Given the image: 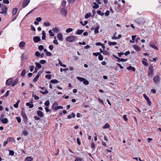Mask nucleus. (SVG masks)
Segmentation results:
<instances>
[{"label": "nucleus", "mask_w": 161, "mask_h": 161, "mask_svg": "<svg viewBox=\"0 0 161 161\" xmlns=\"http://www.w3.org/2000/svg\"><path fill=\"white\" fill-rule=\"evenodd\" d=\"M77 38V37L74 36H71L67 37L66 40L67 41L70 42H72L75 41Z\"/></svg>", "instance_id": "1"}, {"label": "nucleus", "mask_w": 161, "mask_h": 161, "mask_svg": "<svg viewBox=\"0 0 161 161\" xmlns=\"http://www.w3.org/2000/svg\"><path fill=\"white\" fill-rule=\"evenodd\" d=\"M135 21L139 24H142L145 22V20L143 18H139L136 19Z\"/></svg>", "instance_id": "2"}, {"label": "nucleus", "mask_w": 161, "mask_h": 161, "mask_svg": "<svg viewBox=\"0 0 161 161\" xmlns=\"http://www.w3.org/2000/svg\"><path fill=\"white\" fill-rule=\"evenodd\" d=\"M21 114L23 118L24 122L26 124L27 121V118L25 113L24 109H23L21 110Z\"/></svg>", "instance_id": "3"}, {"label": "nucleus", "mask_w": 161, "mask_h": 161, "mask_svg": "<svg viewBox=\"0 0 161 161\" xmlns=\"http://www.w3.org/2000/svg\"><path fill=\"white\" fill-rule=\"evenodd\" d=\"M7 10L8 8L5 5H2V11L1 12V14H7Z\"/></svg>", "instance_id": "4"}, {"label": "nucleus", "mask_w": 161, "mask_h": 161, "mask_svg": "<svg viewBox=\"0 0 161 161\" xmlns=\"http://www.w3.org/2000/svg\"><path fill=\"white\" fill-rule=\"evenodd\" d=\"M160 78L159 76L158 75L155 76L153 79L154 82L155 84L158 83L159 82Z\"/></svg>", "instance_id": "5"}, {"label": "nucleus", "mask_w": 161, "mask_h": 161, "mask_svg": "<svg viewBox=\"0 0 161 161\" xmlns=\"http://www.w3.org/2000/svg\"><path fill=\"white\" fill-rule=\"evenodd\" d=\"M143 96L145 99L147 100V103L148 105H151V102L149 98L145 94H143Z\"/></svg>", "instance_id": "6"}, {"label": "nucleus", "mask_w": 161, "mask_h": 161, "mask_svg": "<svg viewBox=\"0 0 161 161\" xmlns=\"http://www.w3.org/2000/svg\"><path fill=\"white\" fill-rule=\"evenodd\" d=\"M153 72V67L152 65H150L148 69V75H152Z\"/></svg>", "instance_id": "7"}, {"label": "nucleus", "mask_w": 161, "mask_h": 161, "mask_svg": "<svg viewBox=\"0 0 161 161\" xmlns=\"http://www.w3.org/2000/svg\"><path fill=\"white\" fill-rule=\"evenodd\" d=\"M30 0H24L23 3L22 7L23 8L26 7L29 3Z\"/></svg>", "instance_id": "8"}, {"label": "nucleus", "mask_w": 161, "mask_h": 161, "mask_svg": "<svg viewBox=\"0 0 161 161\" xmlns=\"http://www.w3.org/2000/svg\"><path fill=\"white\" fill-rule=\"evenodd\" d=\"M61 14L63 16H65L67 14V11L63 8H62L60 11Z\"/></svg>", "instance_id": "9"}, {"label": "nucleus", "mask_w": 161, "mask_h": 161, "mask_svg": "<svg viewBox=\"0 0 161 161\" xmlns=\"http://www.w3.org/2000/svg\"><path fill=\"white\" fill-rule=\"evenodd\" d=\"M13 81V80L12 78H9L6 81V84L8 86L12 85Z\"/></svg>", "instance_id": "10"}, {"label": "nucleus", "mask_w": 161, "mask_h": 161, "mask_svg": "<svg viewBox=\"0 0 161 161\" xmlns=\"http://www.w3.org/2000/svg\"><path fill=\"white\" fill-rule=\"evenodd\" d=\"M133 47L137 52H139L141 49L138 46L136 45H134L133 46Z\"/></svg>", "instance_id": "11"}, {"label": "nucleus", "mask_w": 161, "mask_h": 161, "mask_svg": "<svg viewBox=\"0 0 161 161\" xmlns=\"http://www.w3.org/2000/svg\"><path fill=\"white\" fill-rule=\"evenodd\" d=\"M41 73L40 72H39L37 75L34 78L33 80V81L34 82H36L38 79L39 78L40 75H41Z\"/></svg>", "instance_id": "12"}, {"label": "nucleus", "mask_w": 161, "mask_h": 161, "mask_svg": "<svg viewBox=\"0 0 161 161\" xmlns=\"http://www.w3.org/2000/svg\"><path fill=\"white\" fill-rule=\"evenodd\" d=\"M33 40L35 42H37L41 41L40 38L38 36H34L33 38Z\"/></svg>", "instance_id": "13"}, {"label": "nucleus", "mask_w": 161, "mask_h": 161, "mask_svg": "<svg viewBox=\"0 0 161 161\" xmlns=\"http://www.w3.org/2000/svg\"><path fill=\"white\" fill-rule=\"evenodd\" d=\"M57 38L60 41H62L63 40L62 35L61 33H59L57 35Z\"/></svg>", "instance_id": "14"}, {"label": "nucleus", "mask_w": 161, "mask_h": 161, "mask_svg": "<svg viewBox=\"0 0 161 161\" xmlns=\"http://www.w3.org/2000/svg\"><path fill=\"white\" fill-rule=\"evenodd\" d=\"M37 114L41 118L44 116L42 112L40 110H38L37 111Z\"/></svg>", "instance_id": "15"}, {"label": "nucleus", "mask_w": 161, "mask_h": 161, "mask_svg": "<svg viewBox=\"0 0 161 161\" xmlns=\"http://www.w3.org/2000/svg\"><path fill=\"white\" fill-rule=\"evenodd\" d=\"M150 47H151L153 48L158 50V48L152 42H151L150 43Z\"/></svg>", "instance_id": "16"}, {"label": "nucleus", "mask_w": 161, "mask_h": 161, "mask_svg": "<svg viewBox=\"0 0 161 161\" xmlns=\"http://www.w3.org/2000/svg\"><path fill=\"white\" fill-rule=\"evenodd\" d=\"M75 117V114L74 113H72L71 114L67 116V118L68 119H70L72 118H74Z\"/></svg>", "instance_id": "17"}, {"label": "nucleus", "mask_w": 161, "mask_h": 161, "mask_svg": "<svg viewBox=\"0 0 161 161\" xmlns=\"http://www.w3.org/2000/svg\"><path fill=\"white\" fill-rule=\"evenodd\" d=\"M116 58L118 59V62H125L127 60V59H125L122 58H119L118 57H116Z\"/></svg>", "instance_id": "18"}, {"label": "nucleus", "mask_w": 161, "mask_h": 161, "mask_svg": "<svg viewBox=\"0 0 161 161\" xmlns=\"http://www.w3.org/2000/svg\"><path fill=\"white\" fill-rule=\"evenodd\" d=\"M18 9L17 8H14L12 11L13 15H14L17 13Z\"/></svg>", "instance_id": "19"}, {"label": "nucleus", "mask_w": 161, "mask_h": 161, "mask_svg": "<svg viewBox=\"0 0 161 161\" xmlns=\"http://www.w3.org/2000/svg\"><path fill=\"white\" fill-rule=\"evenodd\" d=\"M99 26L98 25H97L96 26L94 31V33L95 34H97L99 33L98 30L99 29Z\"/></svg>", "instance_id": "20"}, {"label": "nucleus", "mask_w": 161, "mask_h": 161, "mask_svg": "<svg viewBox=\"0 0 161 161\" xmlns=\"http://www.w3.org/2000/svg\"><path fill=\"white\" fill-rule=\"evenodd\" d=\"M58 104L57 103H53V105L52 108H53L55 110H57V107H58Z\"/></svg>", "instance_id": "21"}, {"label": "nucleus", "mask_w": 161, "mask_h": 161, "mask_svg": "<svg viewBox=\"0 0 161 161\" xmlns=\"http://www.w3.org/2000/svg\"><path fill=\"white\" fill-rule=\"evenodd\" d=\"M84 31V30H78L76 32V34L77 35H80L82 34L83 32Z\"/></svg>", "instance_id": "22"}, {"label": "nucleus", "mask_w": 161, "mask_h": 161, "mask_svg": "<svg viewBox=\"0 0 161 161\" xmlns=\"http://www.w3.org/2000/svg\"><path fill=\"white\" fill-rule=\"evenodd\" d=\"M127 69L128 70H131L133 71H135L136 70L135 68L134 67L131 66H130L129 67H127Z\"/></svg>", "instance_id": "23"}, {"label": "nucleus", "mask_w": 161, "mask_h": 161, "mask_svg": "<svg viewBox=\"0 0 161 161\" xmlns=\"http://www.w3.org/2000/svg\"><path fill=\"white\" fill-rule=\"evenodd\" d=\"M18 80L17 79H15L14 80V82L13 83H12V86H14L15 85H16L18 84Z\"/></svg>", "instance_id": "24"}, {"label": "nucleus", "mask_w": 161, "mask_h": 161, "mask_svg": "<svg viewBox=\"0 0 161 161\" xmlns=\"http://www.w3.org/2000/svg\"><path fill=\"white\" fill-rule=\"evenodd\" d=\"M93 4L94 5L93 6V8H97L99 7V5L97 4L96 2L93 3Z\"/></svg>", "instance_id": "25"}, {"label": "nucleus", "mask_w": 161, "mask_h": 161, "mask_svg": "<svg viewBox=\"0 0 161 161\" xmlns=\"http://www.w3.org/2000/svg\"><path fill=\"white\" fill-rule=\"evenodd\" d=\"M8 122V120L7 118H3L2 120V122L3 124H6Z\"/></svg>", "instance_id": "26"}, {"label": "nucleus", "mask_w": 161, "mask_h": 161, "mask_svg": "<svg viewBox=\"0 0 161 161\" xmlns=\"http://www.w3.org/2000/svg\"><path fill=\"white\" fill-rule=\"evenodd\" d=\"M50 82L52 83L53 84H56L58 83L59 81L56 79H54V80H52Z\"/></svg>", "instance_id": "27"}, {"label": "nucleus", "mask_w": 161, "mask_h": 161, "mask_svg": "<svg viewBox=\"0 0 161 161\" xmlns=\"http://www.w3.org/2000/svg\"><path fill=\"white\" fill-rule=\"evenodd\" d=\"M32 160V158L30 156H28L26 157L25 160V161H31Z\"/></svg>", "instance_id": "28"}, {"label": "nucleus", "mask_w": 161, "mask_h": 161, "mask_svg": "<svg viewBox=\"0 0 161 161\" xmlns=\"http://www.w3.org/2000/svg\"><path fill=\"white\" fill-rule=\"evenodd\" d=\"M9 92V91H7L6 94L2 96L1 97H2L4 99L5 97H7L8 95Z\"/></svg>", "instance_id": "29"}, {"label": "nucleus", "mask_w": 161, "mask_h": 161, "mask_svg": "<svg viewBox=\"0 0 161 161\" xmlns=\"http://www.w3.org/2000/svg\"><path fill=\"white\" fill-rule=\"evenodd\" d=\"M27 106H29L30 108H32L34 107V105L33 104H31L29 103H27L26 104Z\"/></svg>", "instance_id": "30"}, {"label": "nucleus", "mask_w": 161, "mask_h": 161, "mask_svg": "<svg viewBox=\"0 0 161 161\" xmlns=\"http://www.w3.org/2000/svg\"><path fill=\"white\" fill-rule=\"evenodd\" d=\"M53 31L54 32L57 33L59 31V30L57 27H55L53 29Z\"/></svg>", "instance_id": "31"}, {"label": "nucleus", "mask_w": 161, "mask_h": 161, "mask_svg": "<svg viewBox=\"0 0 161 161\" xmlns=\"http://www.w3.org/2000/svg\"><path fill=\"white\" fill-rule=\"evenodd\" d=\"M108 44L110 46L111 45H115L117 44V42H108Z\"/></svg>", "instance_id": "32"}, {"label": "nucleus", "mask_w": 161, "mask_h": 161, "mask_svg": "<svg viewBox=\"0 0 161 161\" xmlns=\"http://www.w3.org/2000/svg\"><path fill=\"white\" fill-rule=\"evenodd\" d=\"M14 139L12 137H8L7 138V140L8 142H13L14 141Z\"/></svg>", "instance_id": "33"}, {"label": "nucleus", "mask_w": 161, "mask_h": 161, "mask_svg": "<svg viewBox=\"0 0 161 161\" xmlns=\"http://www.w3.org/2000/svg\"><path fill=\"white\" fill-rule=\"evenodd\" d=\"M35 64L36 65V68L39 69L41 68L42 66L41 65L38 63H36Z\"/></svg>", "instance_id": "34"}, {"label": "nucleus", "mask_w": 161, "mask_h": 161, "mask_svg": "<svg viewBox=\"0 0 161 161\" xmlns=\"http://www.w3.org/2000/svg\"><path fill=\"white\" fill-rule=\"evenodd\" d=\"M46 38V33L44 31H43L42 33V40H44Z\"/></svg>", "instance_id": "35"}, {"label": "nucleus", "mask_w": 161, "mask_h": 161, "mask_svg": "<svg viewBox=\"0 0 161 161\" xmlns=\"http://www.w3.org/2000/svg\"><path fill=\"white\" fill-rule=\"evenodd\" d=\"M25 43L24 42H21L20 43L19 46L20 47H24L25 46Z\"/></svg>", "instance_id": "36"}, {"label": "nucleus", "mask_w": 161, "mask_h": 161, "mask_svg": "<svg viewBox=\"0 0 161 161\" xmlns=\"http://www.w3.org/2000/svg\"><path fill=\"white\" fill-rule=\"evenodd\" d=\"M110 127V125L108 123H106L103 126V129L108 128Z\"/></svg>", "instance_id": "37"}, {"label": "nucleus", "mask_w": 161, "mask_h": 161, "mask_svg": "<svg viewBox=\"0 0 161 161\" xmlns=\"http://www.w3.org/2000/svg\"><path fill=\"white\" fill-rule=\"evenodd\" d=\"M40 92L42 94H47L49 92L47 89H45V91L44 92L40 91Z\"/></svg>", "instance_id": "38"}, {"label": "nucleus", "mask_w": 161, "mask_h": 161, "mask_svg": "<svg viewBox=\"0 0 161 161\" xmlns=\"http://www.w3.org/2000/svg\"><path fill=\"white\" fill-rule=\"evenodd\" d=\"M73 30L72 28H69L67 29L66 30V32H67V33H69L71 32Z\"/></svg>", "instance_id": "39"}, {"label": "nucleus", "mask_w": 161, "mask_h": 161, "mask_svg": "<svg viewBox=\"0 0 161 161\" xmlns=\"http://www.w3.org/2000/svg\"><path fill=\"white\" fill-rule=\"evenodd\" d=\"M97 13L98 14L101 16H103L104 14V13L103 12H102L100 10H98L97 11Z\"/></svg>", "instance_id": "40"}, {"label": "nucleus", "mask_w": 161, "mask_h": 161, "mask_svg": "<svg viewBox=\"0 0 161 161\" xmlns=\"http://www.w3.org/2000/svg\"><path fill=\"white\" fill-rule=\"evenodd\" d=\"M77 79L79 80V81H83V80H84V79L85 78H82V77H77Z\"/></svg>", "instance_id": "41"}, {"label": "nucleus", "mask_w": 161, "mask_h": 161, "mask_svg": "<svg viewBox=\"0 0 161 161\" xmlns=\"http://www.w3.org/2000/svg\"><path fill=\"white\" fill-rule=\"evenodd\" d=\"M49 35L50 36H54V33L52 32V31L51 30H49Z\"/></svg>", "instance_id": "42"}, {"label": "nucleus", "mask_w": 161, "mask_h": 161, "mask_svg": "<svg viewBox=\"0 0 161 161\" xmlns=\"http://www.w3.org/2000/svg\"><path fill=\"white\" fill-rule=\"evenodd\" d=\"M66 4V2L65 0H63L61 4L63 7H64Z\"/></svg>", "instance_id": "43"}, {"label": "nucleus", "mask_w": 161, "mask_h": 161, "mask_svg": "<svg viewBox=\"0 0 161 161\" xmlns=\"http://www.w3.org/2000/svg\"><path fill=\"white\" fill-rule=\"evenodd\" d=\"M44 25L46 26H49L51 25V24L49 22H44Z\"/></svg>", "instance_id": "44"}, {"label": "nucleus", "mask_w": 161, "mask_h": 161, "mask_svg": "<svg viewBox=\"0 0 161 161\" xmlns=\"http://www.w3.org/2000/svg\"><path fill=\"white\" fill-rule=\"evenodd\" d=\"M50 104V102L49 101L47 100L44 103V105L46 106H48Z\"/></svg>", "instance_id": "45"}, {"label": "nucleus", "mask_w": 161, "mask_h": 161, "mask_svg": "<svg viewBox=\"0 0 161 161\" xmlns=\"http://www.w3.org/2000/svg\"><path fill=\"white\" fill-rule=\"evenodd\" d=\"M91 13H89L86 14L85 16V18L86 19L89 18L91 15Z\"/></svg>", "instance_id": "46"}, {"label": "nucleus", "mask_w": 161, "mask_h": 161, "mask_svg": "<svg viewBox=\"0 0 161 161\" xmlns=\"http://www.w3.org/2000/svg\"><path fill=\"white\" fill-rule=\"evenodd\" d=\"M83 83L84 84L86 85H88L89 83L88 81L87 80H86L85 79H84V80H83Z\"/></svg>", "instance_id": "47"}, {"label": "nucleus", "mask_w": 161, "mask_h": 161, "mask_svg": "<svg viewBox=\"0 0 161 161\" xmlns=\"http://www.w3.org/2000/svg\"><path fill=\"white\" fill-rule=\"evenodd\" d=\"M52 75H45V77L48 79H50Z\"/></svg>", "instance_id": "48"}, {"label": "nucleus", "mask_w": 161, "mask_h": 161, "mask_svg": "<svg viewBox=\"0 0 161 161\" xmlns=\"http://www.w3.org/2000/svg\"><path fill=\"white\" fill-rule=\"evenodd\" d=\"M9 155H12V156H13L14 155V152L13 151L11 150H9Z\"/></svg>", "instance_id": "49"}, {"label": "nucleus", "mask_w": 161, "mask_h": 161, "mask_svg": "<svg viewBox=\"0 0 161 161\" xmlns=\"http://www.w3.org/2000/svg\"><path fill=\"white\" fill-rule=\"evenodd\" d=\"M22 133L25 136H27L28 134V132L26 130H24L23 131Z\"/></svg>", "instance_id": "50"}, {"label": "nucleus", "mask_w": 161, "mask_h": 161, "mask_svg": "<svg viewBox=\"0 0 161 161\" xmlns=\"http://www.w3.org/2000/svg\"><path fill=\"white\" fill-rule=\"evenodd\" d=\"M98 58V59L101 61H102L103 59V56L101 54L99 55Z\"/></svg>", "instance_id": "51"}, {"label": "nucleus", "mask_w": 161, "mask_h": 161, "mask_svg": "<svg viewBox=\"0 0 161 161\" xmlns=\"http://www.w3.org/2000/svg\"><path fill=\"white\" fill-rule=\"evenodd\" d=\"M26 73V71L25 70H23L22 72L21 75L22 76H24L25 75Z\"/></svg>", "instance_id": "52"}, {"label": "nucleus", "mask_w": 161, "mask_h": 161, "mask_svg": "<svg viewBox=\"0 0 161 161\" xmlns=\"http://www.w3.org/2000/svg\"><path fill=\"white\" fill-rule=\"evenodd\" d=\"M38 49L40 50H42L44 49V47L42 45H40L38 47Z\"/></svg>", "instance_id": "53"}, {"label": "nucleus", "mask_w": 161, "mask_h": 161, "mask_svg": "<svg viewBox=\"0 0 161 161\" xmlns=\"http://www.w3.org/2000/svg\"><path fill=\"white\" fill-rule=\"evenodd\" d=\"M80 24L83 26H85L87 23V21H85L84 22V23L83 24L82 21H81L80 22Z\"/></svg>", "instance_id": "54"}, {"label": "nucleus", "mask_w": 161, "mask_h": 161, "mask_svg": "<svg viewBox=\"0 0 161 161\" xmlns=\"http://www.w3.org/2000/svg\"><path fill=\"white\" fill-rule=\"evenodd\" d=\"M35 55L37 57H39L40 55V53L39 51H37L35 53Z\"/></svg>", "instance_id": "55"}, {"label": "nucleus", "mask_w": 161, "mask_h": 161, "mask_svg": "<svg viewBox=\"0 0 161 161\" xmlns=\"http://www.w3.org/2000/svg\"><path fill=\"white\" fill-rule=\"evenodd\" d=\"M100 54V53L99 52L94 53H93V55L96 56H97Z\"/></svg>", "instance_id": "56"}, {"label": "nucleus", "mask_w": 161, "mask_h": 161, "mask_svg": "<svg viewBox=\"0 0 161 161\" xmlns=\"http://www.w3.org/2000/svg\"><path fill=\"white\" fill-rule=\"evenodd\" d=\"M53 43L56 45H58V43L57 41V39H54L53 41Z\"/></svg>", "instance_id": "57"}, {"label": "nucleus", "mask_w": 161, "mask_h": 161, "mask_svg": "<svg viewBox=\"0 0 161 161\" xmlns=\"http://www.w3.org/2000/svg\"><path fill=\"white\" fill-rule=\"evenodd\" d=\"M16 119L17 120V121H18V123H20L21 122V118H20V117H17L16 118Z\"/></svg>", "instance_id": "58"}, {"label": "nucleus", "mask_w": 161, "mask_h": 161, "mask_svg": "<svg viewBox=\"0 0 161 161\" xmlns=\"http://www.w3.org/2000/svg\"><path fill=\"white\" fill-rule=\"evenodd\" d=\"M3 2L4 3L8 4L9 3V2L8 0H3Z\"/></svg>", "instance_id": "59"}, {"label": "nucleus", "mask_w": 161, "mask_h": 161, "mask_svg": "<svg viewBox=\"0 0 161 161\" xmlns=\"http://www.w3.org/2000/svg\"><path fill=\"white\" fill-rule=\"evenodd\" d=\"M103 53V54H104V55H106L109 54V53L107 51H104Z\"/></svg>", "instance_id": "60"}, {"label": "nucleus", "mask_w": 161, "mask_h": 161, "mask_svg": "<svg viewBox=\"0 0 161 161\" xmlns=\"http://www.w3.org/2000/svg\"><path fill=\"white\" fill-rule=\"evenodd\" d=\"M82 160V159L79 158H77L75 160V161H81Z\"/></svg>", "instance_id": "61"}, {"label": "nucleus", "mask_w": 161, "mask_h": 161, "mask_svg": "<svg viewBox=\"0 0 161 161\" xmlns=\"http://www.w3.org/2000/svg\"><path fill=\"white\" fill-rule=\"evenodd\" d=\"M42 18L40 17L37 18L36 19V20L37 22L41 21L42 20Z\"/></svg>", "instance_id": "62"}, {"label": "nucleus", "mask_w": 161, "mask_h": 161, "mask_svg": "<svg viewBox=\"0 0 161 161\" xmlns=\"http://www.w3.org/2000/svg\"><path fill=\"white\" fill-rule=\"evenodd\" d=\"M77 142L78 144L79 145H80L81 144L80 142V139L79 138H77Z\"/></svg>", "instance_id": "63"}, {"label": "nucleus", "mask_w": 161, "mask_h": 161, "mask_svg": "<svg viewBox=\"0 0 161 161\" xmlns=\"http://www.w3.org/2000/svg\"><path fill=\"white\" fill-rule=\"evenodd\" d=\"M46 61L45 60H42L40 61V63L41 64H44L46 63Z\"/></svg>", "instance_id": "64"}]
</instances>
